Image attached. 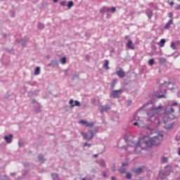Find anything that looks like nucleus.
Listing matches in <instances>:
<instances>
[{
    "label": "nucleus",
    "mask_w": 180,
    "mask_h": 180,
    "mask_svg": "<svg viewBox=\"0 0 180 180\" xmlns=\"http://www.w3.org/2000/svg\"><path fill=\"white\" fill-rule=\"evenodd\" d=\"M115 85H116V79L112 80V84H110V89H114Z\"/></svg>",
    "instance_id": "nucleus-24"
},
{
    "label": "nucleus",
    "mask_w": 180,
    "mask_h": 180,
    "mask_svg": "<svg viewBox=\"0 0 180 180\" xmlns=\"http://www.w3.org/2000/svg\"><path fill=\"white\" fill-rule=\"evenodd\" d=\"M164 91H165V90L162 89V94L164 93Z\"/></svg>",
    "instance_id": "nucleus-59"
},
{
    "label": "nucleus",
    "mask_w": 180,
    "mask_h": 180,
    "mask_svg": "<svg viewBox=\"0 0 180 180\" xmlns=\"http://www.w3.org/2000/svg\"><path fill=\"white\" fill-rule=\"evenodd\" d=\"M18 147L23 148L25 147V141H18Z\"/></svg>",
    "instance_id": "nucleus-21"
},
{
    "label": "nucleus",
    "mask_w": 180,
    "mask_h": 180,
    "mask_svg": "<svg viewBox=\"0 0 180 180\" xmlns=\"http://www.w3.org/2000/svg\"><path fill=\"white\" fill-rule=\"evenodd\" d=\"M172 49L176 50V44H173V42H172Z\"/></svg>",
    "instance_id": "nucleus-39"
},
{
    "label": "nucleus",
    "mask_w": 180,
    "mask_h": 180,
    "mask_svg": "<svg viewBox=\"0 0 180 180\" xmlns=\"http://www.w3.org/2000/svg\"><path fill=\"white\" fill-rule=\"evenodd\" d=\"M91 174H95V169H91Z\"/></svg>",
    "instance_id": "nucleus-49"
},
{
    "label": "nucleus",
    "mask_w": 180,
    "mask_h": 180,
    "mask_svg": "<svg viewBox=\"0 0 180 180\" xmlns=\"http://www.w3.org/2000/svg\"><path fill=\"white\" fill-rule=\"evenodd\" d=\"M173 24V20H169L168 22H167V24L165 25V30L169 29V26Z\"/></svg>",
    "instance_id": "nucleus-20"
},
{
    "label": "nucleus",
    "mask_w": 180,
    "mask_h": 180,
    "mask_svg": "<svg viewBox=\"0 0 180 180\" xmlns=\"http://www.w3.org/2000/svg\"><path fill=\"white\" fill-rule=\"evenodd\" d=\"M3 37H6V34L3 35Z\"/></svg>",
    "instance_id": "nucleus-60"
},
{
    "label": "nucleus",
    "mask_w": 180,
    "mask_h": 180,
    "mask_svg": "<svg viewBox=\"0 0 180 180\" xmlns=\"http://www.w3.org/2000/svg\"><path fill=\"white\" fill-rule=\"evenodd\" d=\"M125 47H128L130 50H134V46H132V41L128 40V44H125Z\"/></svg>",
    "instance_id": "nucleus-15"
},
{
    "label": "nucleus",
    "mask_w": 180,
    "mask_h": 180,
    "mask_svg": "<svg viewBox=\"0 0 180 180\" xmlns=\"http://www.w3.org/2000/svg\"><path fill=\"white\" fill-rule=\"evenodd\" d=\"M169 84V82H165L162 84H160V88H167V86H168Z\"/></svg>",
    "instance_id": "nucleus-22"
},
{
    "label": "nucleus",
    "mask_w": 180,
    "mask_h": 180,
    "mask_svg": "<svg viewBox=\"0 0 180 180\" xmlns=\"http://www.w3.org/2000/svg\"><path fill=\"white\" fill-rule=\"evenodd\" d=\"M119 172H121V174H124L125 173V169H119Z\"/></svg>",
    "instance_id": "nucleus-40"
},
{
    "label": "nucleus",
    "mask_w": 180,
    "mask_h": 180,
    "mask_svg": "<svg viewBox=\"0 0 180 180\" xmlns=\"http://www.w3.org/2000/svg\"><path fill=\"white\" fill-rule=\"evenodd\" d=\"M146 16L148 17V19H150V18L153 17V11L149 9H146Z\"/></svg>",
    "instance_id": "nucleus-18"
},
{
    "label": "nucleus",
    "mask_w": 180,
    "mask_h": 180,
    "mask_svg": "<svg viewBox=\"0 0 180 180\" xmlns=\"http://www.w3.org/2000/svg\"><path fill=\"white\" fill-rule=\"evenodd\" d=\"M158 62H159L160 65H163L164 63H167V59L164 58H160L158 59Z\"/></svg>",
    "instance_id": "nucleus-19"
},
{
    "label": "nucleus",
    "mask_w": 180,
    "mask_h": 180,
    "mask_svg": "<svg viewBox=\"0 0 180 180\" xmlns=\"http://www.w3.org/2000/svg\"><path fill=\"white\" fill-rule=\"evenodd\" d=\"M164 95H158V98H163Z\"/></svg>",
    "instance_id": "nucleus-43"
},
{
    "label": "nucleus",
    "mask_w": 180,
    "mask_h": 180,
    "mask_svg": "<svg viewBox=\"0 0 180 180\" xmlns=\"http://www.w3.org/2000/svg\"><path fill=\"white\" fill-rule=\"evenodd\" d=\"M162 162H167V158H162Z\"/></svg>",
    "instance_id": "nucleus-44"
},
{
    "label": "nucleus",
    "mask_w": 180,
    "mask_h": 180,
    "mask_svg": "<svg viewBox=\"0 0 180 180\" xmlns=\"http://www.w3.org/2000/svg\"><path fill=\"white\" fill-rule=\"evenodd\" d=\"M169 6H173V1H169Z\"/></svg>",
    "instance_id": "nucleus-47"
},
{
    "label": "nucleus",
    "mask_w": 180,
    "mask_h": 180,
    "mask_svg": "<svg viewBox=\"0 0 180 180\" xmlns=\"http://www.w3.org/2000/svg\"><path fill=\"white\" fill-rule=\"evenodd\" d=\"M52 180H60L58 179V175L56 174H52Z\"/></svg>",
    "instance_id": "nucleus-30"
},
{
    "label": "nucleus",
    "mask_w": 180,
    "mask_h": 180,
    "mask_svg": "<svg viewBox=\"0 0 180 180\" xmlns=\"http://www.w3.org/2000/svg\"><path fill=\"white\" fill-rule=\"evenodd\" d=\"M160 143H162V134H158L153 137L144 136L137 141H130L129 145L134 147V151L132 152L135 153V154H139L146 148L160 146Z\"/></svg>",
    "instance_id": "nucleus-1"
},
{
    "label": "nucleus",
    "mask_w": 180,
    "mask_h": 180,
    "mask_svg": "<svg viewBox=\"0 0 180 180\" xmlns=\"http://www.w3.org/2000/svg\"><path fill=\"white\" fill-rule=\"evenodd\" d=\"M96 164H98V165L101 166V167L105 168L107 167V165L105 164V160H96Z\"/></svg>",
    "instance_id": "nucleus-11"
},
{
    "label": "nucleus",
    "mask_w": 180,
    "mask_h": 180,
    "mask_svg": "<svg viewBox=\"0 0 180 180\" xmlns=\"http://www.w3.org/2000/svg\"><path fill=\"white\" fill-rule=\"evenodd\" d=\"M72 6H74V3H72V1H68V4H66V6H66L68 7V9H70V8H72Z\"/></svg>",
    "instance_id": "nucleus-25"
},
{
    "label": "nucleus",
    "mask_w": 180,
    "mask_h": 180,
    "mask_svg": "<svg viewBox=\"0 0 180 180\" xmlns=\"http://www.w3.org/2000/svg\"><path fill=\"white\" fill-rule=\"evenodd\" d=\"M84 147H91V143H84Z\"/></svg>",
    "instance_id": "nucleus-42"
},
{
    "label": "nucleus",
    "mask_w": 180,
    "mask_h": 180,
    "mask_svg": "<svg viewBox=\"0 0 180 180\" xmlns=\"http://www.w3.org/2000/svg\"><path fill=\"white\" fill-rule=\"evenodd\" d=\"M79 124H93V123H89L85 120H79Z\"/></svg>",
    "instance_id": "nucleus-27"
},
{
    "label": "nucleus",
    "mask_w": 180,
    "mask_h": 180,
    "mask_svg": "<svg viewBox=\"0 0 180 180\" xmlns=\"http://www.w3.org/2000/svg\"><path fill=\"white\" fill-rule=\"evenodd\" d=\"M141 173H143V169H142L141 167L132 169V174H135V176L141 174Z\"/></svg>",
    "instance_id": "nucleus-9"
},
{
    "label": "nucleus",
    "mask_w": 180,
    "mask_h": 180,
    "mask_svg": "<svg viewBox=\"0 0 180 180\" xmlns=\"http://www.w3.org/2000/svg\"><path fill=\"white\" fill-rule=\"evenodd\" d=\"M107 12H112V13H114L116 12V8L115 7H103V8H101V13H105Z\"/></svg>",
    "instance_id": "nucleus-5"
},
{
    "label": "nucleus",
    "mask_w": 180,
    "mask_h": 180,
    "mask_svg": "<svg viewBox=\"0 0 180 180\" xmlns=\"http://www.w3.org/2000/svg\"><path fill=\"white\" fill-rule=\"evenodd\" d=\"M160 176H167V172H164V171L160 172Z\"/></svg>",
    "instance_id": "nucleus-37"
},
{
    "label": "nucleus",
    "mask_w": 180,
    "mask_h": 180,
    "mask_svg": "<svg viewBox=\"0 0 180 180\" xmlns=\"http://www.w3.org/2000/svg\"><path fill=\"white\" fill-rule=\"evenodd\" d=\"M109 60H105V63L103 64V68L105 69V70H109Z\"/></svg>",
    "instance_id": "nucleus-17"
},
{
    "label": "nucleus",
    "mask_w": 180,
    "mask_h": 180,
    "mask_svg": "<svg viewBox=\"0 0 180 180\" xmlns=\"http://www.w3.org/2000/svg\"><path fill=\"white\" fill-rule=\"evenodd\" d=\"M164 43H165V40L160 39V42L158 43V46H160V47H163L164 46Z\"/></svg>",
    "instance_id": "nucleus-26"
},
{
    "label": "nucleus",
    "mask_w": 180,
    "mask_h": 180,
    "mask_svg": "<svg viewBox=\"0 0 180 180\" xmlns=\"http://www.w3.org/2000/svg\"><path fill=\"white\" fill-rule=\"evenodd\" d=\"M155 63L154 59L148 60V65L153 66V65Z\"/></svg>",
    "instance_id": "nucleus-32"
},
{
    "label": "nucleus",
    "mask_w": 180,
    "mask_h": 180,
    "mask_svg": "<svg viewBox=\"0 0 180 180\" xmlns=\"http://www.w3.org/2000/svg\"><path fill=\"white\" fill-rule=\"evenodd\" d=\"M112 172H116V166H112Z\"/></svg>",
    "instance_id": "nucleus-41"
},
{
    "label": "nucleus",
    "mask_w": 180,
    "mask_h": 180,
    "mask_svg": "<svg viewBox=\"0 0 180 180\" xmlns=\"http://www.w3.org/2000/svg\"><path fill=\"white\" fill-rule=\"evenodd\" d=\"M27 39H20V41H18V43L20 44L21 46H25V45H27Z\"/></svg>",
    "instance_id": "nucleus-16"
},
{
    "label": "nucleus",
    "mask_w": 180,
    "mask_h": 180,
    "mask_svg": "<svg viewBox=\"0 0 180 180\" xmlns=\"http://www.w3.org/2000/svg\"><path fill=\"white\" fill-rule=\"evenodd\" d=\"M103 177H107V174L103 173Z\"/></svg>",
    "instance_id": "nucleus-50"
},
{
    "label": "nucleus",
    "mask_w": 180,
    "mask_h": 180,
    "mask_svg": "<svg viewBox=\"0 0 180 180\" xmlns=\"http://www.w3.org/2000/svg\"><path fill=\"white\" fill-rule=\"evenodd\" d=\"M123 94L122 89L112 91V93L110 94V98H118V96H120V94Z\"/></svg>",
    "instance_id": "nucleus-4"
},
{
    "label": "nucleus",
    "mask_w": 180,
    "mask_h": 180,
    "mask_svg": "<svg viewBox=\"0 0 180 180\" xmlns=\"http://www.w3.org/2000/svg\"><path fill=\"white\" fill-rule=\"evenodd\" d=\"M162 110H165V114L168 115L173 113V108H162V105H158V106H154L150 108V110L146 112V122H155L157 120V116L155 115L160 114Z\"/></svg>",
    "instance_id": "nucleus-2"
},
{
    "label": "nucleus",
    "mask_w": 180,
    "mask_h": 180,
    "mask_svg": "<svg viewBox=\"0 0 180 180\" xmlns=\"http://www.w3.org/2000/svg\"><path fill=\"white\" fill-rule=\"evenodd\" d=\"M82 180H91V178H82Z\"/></svg>",
    "instance_id": "nucleus-48"
},
{
    "label": "nucleus",
    "mask_w": 180,
    "mask_h": 180,
    "mask_svg": "<svg viewBox=\"0 0 180 180\" xmlns=\"http://www.w3.org/2000/svg\"><path fill=\"white\" fill-rule=\"evenodd\" d=\"M135 121H137V122L132 123V125L139 127V128H143V122L139 120V117L135 116Z\"/></svg>",
    "instance_id": "nucleus-8"
},
{
    "label": "nucleus",
    "mask_w": 180,
    "mask_h": 180,
    "mask_svg": "<svg viewBox=\"0 0 180 180\" xmlns=\"http://www.w3.org/2000/svg\"><path fill=\"white\" fill-rule=\"evenodd\" d=\"M60 5H61V6H65V5H68V2H66V1H61Z\"/></svg>",
    "instance_id": "nucleus-38"
},
{
    "label": "nucleus",
    "mask_w": 180,
    "mask_h": 180,
    "mask_svg": "<svg viewBox=\"0 0 180 180\" xmlns=\"http://www.w3.org/2000/svg\"><path fill=\"white\" fill-rule=\"evenodd\" d=\"M11 176H15V173H11Z\"/></svg>",
    "instance_id": "nucleus-52"
},
{
    "label": "nucleus",
    "mask_w": 180,
    "mask_h": 180,
    "mask_svg": "<svg viewBox=\"0 0 180 180\" xmlns=\"http://www.w3.org/2000/svg\"><path fill=\"white\" fill-rule=\"evenodd\" d=\"M117 76L119 77V78L125 77V72H123V69L119 68V71H117Z\"/></svg>",
    "instance_id": "nucleus-12"
},
{
    "label": "nucleus",
    "mask_w": 180,
    "mask_h": 180,
    "mask_svg": "<svg viewBox=\"0 0 180 180\" xmlns=\"http://www.w3.org/2000/svg\"><path fill=\"white\" fill-rule=\"evenodd\" d=\"M121 167H127V163L121 164Z\"/></svg>",
    "instance_id": "nucleus-45"
},
{
    "label": "nucleus",
    "mask_w": 180,
    "mask_h": 180,
    "mask_svg": "<svg viewBox=\"0 0 180 180\" xmlns=\"http://www.w3.org/2000/svg\"><path fill=\"white\" fill-rule=\"evenodd\" d=\"M58 66V62L55 60H52L50 63L48 64V67L56 68Z\"/></svg>",
    "instance_id": "nucleus-14"
},
{
    "label": "nucleus",
    "mask_w": 180,
    "mask_h": 180,
    "mask_svg": "<svg viewBox=\"0 0 180 180\" xmlns=\"http://www.w3.org/2000/svg\"><path fill=\"white\" fill-rule=\"evenodd\" d=\"M13 141V135L8 134V136H4V141L6 142V144H11V142Z\"/></svg>",
    "instance_id": "nucleus-10"
},
{
    "label": "nucleus",
    "mask_w": 180,
    "mask_h": 180,
    "mask_svg": "<svg viewBox=\"0 0 180 180\" xmlns=\"http://www.w3.org/2000/svg\"><path fill=\"white\" fill-rule=\"evenodd\" d=\"M94 158H98V155H94Z\"/></svg>",
    "instance_id": "nucleus-54"
},
{
    "label": "nucleus",
    "mask_w": 180,
    "mask_h": 180,
    "mask_svg": "<svg viewBox=\"0 0 180 180\" xmlns=\"http://www.w3.org/2000/svg\"><path fill=\"white\" fill-rule=\"evenodd\" d=\"M111 108L107 105L98 106V110H99L101 113H105V112H109V110Z\"/></svg>",
    "instance_id": "nucleus-6"
},
{
    "label": "nucleus",
    "mask_w": 180,
    "mask_h": 180,
    "mask_svg": "<svg viewBox=\"0 0 180 180\" xmlns=\"http://www.w3.org/2000/svg\"><path fill=\"white\" fill-rule=\"evenodd\" d=\"M68 105H70V108L79 107V101L70 99V101H68Z\"/></svg>",
    "instance_id": "nucleus-7"
},
{
    "label": "nucleus",
    "mask_w": 180,
    "mask_h": 180,
    "mask_svg": "<svg viewBox=\"0 0 180 180\" xmlns=\"http://www.w3.org/2000/svg\"><path fill=\"white\" fill-rule=\"evenodd\" d=\"M112 180H116V179H115L114 176H112Z\"/></svg>",
    "instance_id": "nucleus-56"
},
{
    "label": "nucleus",
    "mask_w": 180,
    "mask_h": 180,
    "mask_svg": "<svg viewBox=\"0 0 180 180\" xmlns=\"http://www.w3.org/2000/svg\"><path fill=\"white\" fill-rule=\"evenodd\" d=\"M127 38H129V37L125 36V40H127Z\"/></svg>",
    "instance_id": "nucleus-55"
},
{
    "label": "nucleus",
    "mask_w": 180,
    "mask_h": 180,
    "mask_svg": "<svg viewBox=\"0 0 180 180\" xmlns=\"http://www.w3.org/2000/svg\"><path fill=\"white\" fill-rule=\"evenodd\" d=\"M160 123H162V122H160V121H158V124H160Z\"/></svg>",
    "instance_id": "nucleus-58"
},
{
    "label": "nucleus",
    "mask_w": 180,
    "mask_h": 180,
    "mask_svg": "<svg viewBox=\"0 0 180 180\" xmlns=\"http://www.w3.org/2000/svg\"><path fill=\"white\" fill-rule=\"evenodd\" d=\"M40 75V68L36 67V69L34 70V75Z\"/></svg>",
    "instance_id": "nucleus-23"
},
{
    "label": "nucleus",
    "mask_w": 180,
    "mask_h": 180,
    "mask_svg": "<svg viewBox=\"0 0 180 180\" xmlns=\"http://www.w3.org/2000/svg\"><path fill=\"white\" fill-rule=\"evenodd\" d=\"M52 2L56 3V2H58V0H52Z\"/></svg>",
    "instance_id": "nucleus-51"
},
{
    "label": "nucleus",
    "mask_w": 180,
    "mask_h": 180,
    "mask_svg": "<svg viewBox=\"0 0 180 180\" xmlns=\"http://www.w3.org/2000/svg\"><path fill=\"white\" fill-rule=\"evenodd\" d=\"M178 105V103L174 102V103H169L168 106L172 107V106H176Z\"/></svg>",
    "instance_id": "nucleus-33"
},
{
    "label": "nucleus",
    "mask_w": 180,
    "mask_h": 180,
    "mask_svg": "<svg viewBox=\"0 0 180 180\" xmlns=\"http://www.w3.org/2000/svg\"><path fill=\"white\" fill-rule=\"evenodd\" d=\"M39 161L41 162H43L44 161H45V158H43V155H39Z\"/></svg>",
    "instance_id": "nucleus-34"
},
{
    "label": "nucleus",
    "mask_w": 180,
    "mask_h": 180,
    "mask_svg": "<svg viewBox=\"0 0 180 180\" xmlns=\"http://www.w3.org/2000/svg\"><path fill=\"white\" fill-rule=\"evenodd\" d=\"M131 178H132V176H131V174H129V173H125V179H129Z\"/></svg>",
    "instance_id": "nucleus-35"
},
{
    "label": "nucleus",
    "mask_w": 180,
    "mask_h": 180,
    "mask_svg": "<svg viewBox=\"0 0 180 180\" xmlns=\"http://www.w3.org/2000/svg\"><path fill=\"white\" fill-rule=\"evenodd\" d=\"M82 125L88 128L93 127V124H82Z\"/></svg>",
    "instance_id": "nucleus-36"
},
{
    "label": "nucleus",
    "mask_w": 180,
    "mask_h": 180,
    "mask_svg": "<svg viewBox=\"0 0 180 180\" xmlns=\"http://www.w3.org/2000/svg\"><path fill=\"white\" fill-rule=\"evenodd\" d=\"M179 156H180V148H179Z\"/></svg>",
    "instance_id": "nucleus-53"
},
{
    "label": "nucleus",
    "mask_w": 180,
    "mask_h": 180,
    "mask_svg": "<svg viewBox=\"0 0 180 180\" xmlns=\"http://www.w3.org/2000/svg\"><path fill=\"white\" fill-rule=\"evenodd\" d=\"M179 113H180V106L179 107Z\"/></svg>",
    "instance_id": "nucleus-57"
},
{
    "label": "nucleus",
    "mask_w": 180,
    "mask_h": 180,
    "mask_svg": "<svg viewBox=\"0 0 180 180\" xmlns=\"http://www.w3.org/2000/svg\"><path fill=\"white\" fill-rule=\"evenodd\" d=\"M59 63H61V65L65 64V58H61V59H59Z\"/></svg>",
    "instance_id": "nucleus-31"
},
{
    "label": "nucleus",
    "mask_w": 180,
    "mask_h": 180,
    "mask_svg": "<svg viewBox=\"0 0 180 180\" xmlns=\"http://www.w3.org/2000/svg\"><path fill=\"white\" fill-rule=\"evenodd\" d=\"M32 104H36V108L34 111H35L36 113L40 112V105L36 103V100H32Z\"/></svg>",
    "instance_id": "nucleus-13"
},
{
    "label": "nucleus",
    "mask_w": 180,
    "mask_h": 180,
    "mask_svg": "<svg viewBox=\"0 0 180 180\" xmlns=\"http://www.w3.org/2000/svg\"><path fill=\"white\" fill-rule=\"evenodd\" d=\"M79 134L82 135V139L86 141H91L93 139V131H89L86 132H79Z\"/></svg>",
    "instance_id": "nucleus-3"
},
{
    "label": "nucleus",
    "mask_w": 180,
    "mask_h": 180,
    "mask_svg": "<svg viewBox=\"0 0 180 180\" xmlns=\"http://www.w3.org/2000/svg\"><path fill=\"white\" fill-rule=\"evenodd\" d=\"M165 169H167V171H169V172H173V168L171 166H166Z\"/></svg>",
    "instance_id": "nucleus-29"
},
{
    "label": "nucleus",
    "mask_w": 180,
    "mask_h": 180,
    "mask_svg": "<svg viewBox=\"0 0 180 180\" xmlns=\"http://www.w3.org/2000/svg\"><path fill=\"white\" fill-rule=\"evenodd\" d=\"M37 28H39V30H43L45 28V25H44L43 23L39 22V24H37Z\"/></svg>",
    "instance_id": "nucleus-28"
},
{
    "label": "nucleus",
    "mask_w": 180,
    "mask_h": 180,
    "mask_svg": "<svg viewBox=\"0 0 180 180\" xmlns=\"http://www.w3.org/2000/svg\"><path fill=\"white\" fill-rule=\"evenodd\" d=\"M180 10V5L176 6V11Z\"/></svg>",
    "instance_id": "nucleus-46"
}]
</instances>
